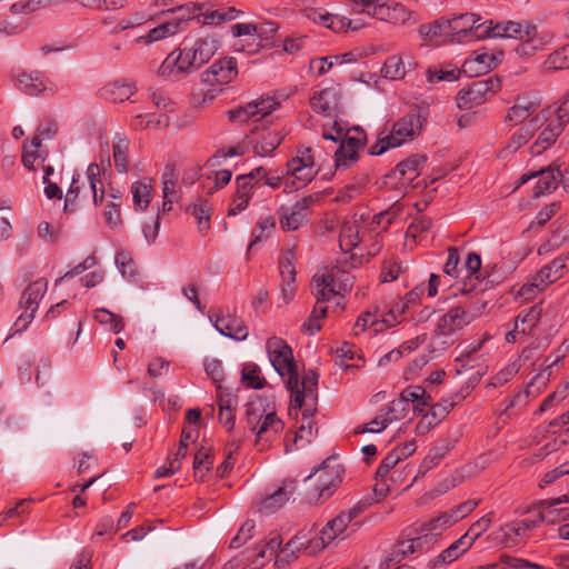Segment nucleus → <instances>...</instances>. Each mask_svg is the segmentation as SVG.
<instances>
[{
  "instance_id": "obj_27",
  "label": "nucleus",
  "mask_w": 569,
  "mask_h": 569,
  "mask_svg": "<svg viewBox=\"0 0 569 569\" xmlns=\"http://www.w3.org/2000/svg\"><path fill=\"white\" fill-rule=\"evenodd\" d=\"M353 3L361 8L362 11L379 18L380 20L393 21L397 22L399 20L405 21L406 19V9L401 4H396L390 8L386 4H377V0H352Z\"/></svg>"
},
{
  "instance_id": "obj_46",
  "label": "nucleus",
  "mask_w": 569,
  "mask_h": 569,
  "mask_svg": "<svg viewBox=\"0 0 569 569\" xmlns=\"http://www.w3.org/2000/svg\"><path fill=\"white\" fill-rule=\"evenodd\" d=\"M548 116L552 117L555 120H559L560 123L565 127L569 121V91L561 97V99L549 106L547 109L541 110L537 113V120L548 119Z\"/></svg>"
},
{
  "instance_id": "obj_8",
  "label": "nucleus",
  "mask_w": 569,
  "mask_h": 569,
  "mask_svg": "<svg viewBox=\"0 0 569 569\" xmlns=\"http://www.w3.org/2000/svg\"><path fill=\"white\" fill-rule=\"evenodd\" d=\"M233 79L232 73H199L191 92L192 104L201 108L211 102Z\"/></svg>"
},
{
  "instance_id": "obj_43",
  "label": "nucleus",
  "mask_w": 569,
  "mask_h": 569,
  "mask_svg": "<svg viewBox=\"0 0 569 569\" xmlns=\"http://www.w3.org/2000/svg\"><path fill=\"white\" fill-rule=\"evenodd\" d=\"M401 419L400 415H397L396 412L390 411V405L388 406L387 410H381L380 413L373 418L368 423H363L358 426L355 429L356 433H365V432H381L383 431L390 423H392L396 420Z\"/></svg>"
},
{
  "instance_id": "obj_41",
  "label": "nucleus",
  "mask_w": 569,
  "mask_h": 569,
  "mask_svg": "<svg viewBox=\"0 0 569 569\" xmlns=\"http://www.w3.org/2000/svg\"><path fill=\"white\" fill-rule=\"evenodd\" d=\"M359 53L350 51L338 56L321 57L312 59L309 64L310 71H329L335 66L358 62Z\"/></svg>"
},
{
  "instance_id": "obj_17",
  "label": "nucleus",
  "mask_w": 569,
  "mask_h": 569,
  "mask_svg": "<svg viewBox=\"0 0 569 569\" xmlns=\"http://www.w3.org/2000/svg\"><path fill=\"white\" fill-rule=\"evenodd\" d=\"M214 328L228 338L242 341L246 340L249 331L243 321L227 309H220L210 316Z\"/></svg>"
},
{
  "instance_id": "obj_16",
  "label": "nucleus",
  "mask_w": 569,
  "mask_h": 569,
  "mask_svg": "<svg viewBox=\"0 0 569 569\" xmlns=\"http://www.w3.org/2000/svg\"><path fill=\"white\" fill-rule=\"evenodd\" d=\"M320 542V535H315L311 530H302L287 542L280 556L284 559L299 553L315 556L325 549Z\"/></svg>"
},
{
  "instance_id": "obj_26",
  "label": "nucleus",
  "mask_w": 569,
  "mask_h": 569,
  "mask_svg": "<svg viewBox=\"0 0 569 569\" xmlns=\"http://www.w3.org/2000/svg\"><path fill=\"white\" fill-rule=\"evenodd\" d=\"M480 20L481 17L479 14L471 12L452 14L448 18L453 42H462L472 39L476 22H479Z\"/></svg>"
},
{
  "instance_id": "obj_7",
  "label": "nucleus",
  "mask_w": 569,
  "mask_h": 569,
  "mask_svg": "<svg viewBox=\"0 0 569 569\" xmlns=\"http://www.w3.org/2000/svg\"><path fill=\"white\" fill-rule=\"evenodd\" d=\"M319 170L320 166L317 163L311 148L297 149L286 166L284 191L291 192L306 187L315 179Z\"/></svg>"
},
{
  "instance_id": "obj_58",
  "label": "nucleus",
  "mask_w": 569,
  "mask_h": 569,
  "mask_svg": "<svg viewBox=\"0 0 569 569\" xmlns=\"http://www.w3.org/2000/svg\"><path fill=\"white\" fill-rule=\"evenodd\" d=\"M48 156V151H46L42 146L38 142L31 140L30 143H24L23 153H22V163L23 166L30 170H36V162L40 160L43 162Z\"/></svg>"
},
{
  "instance_id": "obj_29",
  "label": "nucleus",
  "mask_w": 569,
  "mask_h": 569,
  "mask_svg": "<svg viewBox=\"0 0 569 569\" xmlns=\"http://www.w3.org/2000/svg\"><path fill=\"white\" fill-rule=\"evenodd\" d=\"M186 30L187 29L183 27L182 19H176L174 17H171L170 19L161 22L159 26L152 28L146 36L139 37L137 41L149 44L173 37Z\"/></svg>"
},
{
  "instance_id": "obj_36",
  "label": "nucleus",
  "mask_w": 569,
  "mask_h": 569,
  "mask_svg": "<svg viewBox=\"0 0 569 569\" xmlns=\"http://www.w3.org/2000/svg\"><path fill=\"white\" fill-rule=\"evenodd\" d=\"M408 536V538L399 540L393 547V553L399 558L398 560L422 551L429 542V539L419 529H416V536L410 533Z\"/></svg>"
},
{
  "instance_id": "obj_57",
  "label": "nucleus",
  "mask_w": 569,
  "mask_h": 569,
  "mask_svg": "<svg viewBox=\"0 0 569 569\" xmlns=\"http://www.w3.org/2000/svg\"><path fill=\"white\" fill-rule=\"evenodd\" d=\"M532 136V130L529 122L519 129L508 140L506 147L500 151V157L505 158L508 154L516 152L521 146L526 144Z\"/></svg>"
},
{
  "instance_id": "obj_64",
  "label": "nucleus",
  "mask_w": 569,
  "mask_h": 569,
  "mask_svg": "<svg viewBox=\"0 0 569 569\" xmlns=\"http://www.w3.org/2000/svg\"><path fill=\"white\" fill-rule=\"evenodd\" d=\"M408 308V302L399 300L388 311H381V321L385 328H392L400 323Z\"/></svg>"
},
{
  "instance_id": "obj_4",
  "label": "nucleus",
  "mask_w": 569,
  "mask_h": 569,
  "mask_svg": "<svg viewBox=\"0 0 569 569\" xmlns=\"http://www.w3.org/2000/svg\"><path fill=\"white\" fill-rule=\"evenodd\" d=\"M266 349L270 363L276 372L286 378L287 389L291 395L302 391L300 378L291 347L281 338L271 337L266 342Z\"/></svg>"
},
{
  "instance_id": "obj_49",
  "label": "nucleus",
  "mask_w": 569,
  "mask_h": 569,
  "mask_svg": "<svg viewBox=\"0 0 569 569\" xmlns=\"http://www.w3.org/2000/svg\"><path fill=\"white\" fill-rule=\"evenodd\" d=\"M503 52L499 51L497 53L488 52L485 50H476L472 52L470 58L466 59L463 63V68L469 67L472 62H476L482 68L487 69V71H492L493 69H497L501 61H502ZM461 71H466V69H462Z\"/></svg>"
},
{
  "instance_id": "obj_19",
  "label": "nucleus",
  "mask_w": 569,
  "mask_h": 569,
  "mask_svg": "<svg viewBox=\"0 0 569 569\" xmlns=\"http://www.w3.org/2000/svg\"><path fill=\"white\" fill-rule=\"evenodd\" d=\"M320 199L318 194L307 196L297 201L290 209V212L282 214L280 226L283 230L295 231L303 226L309 216V210Z\"/></svg>"
},
{
  "instance_id": "obj_5",
  "label": "nucleus",
  "mask_w": 569,
  "mask_h": 569,
  "mask_svg": "<svg viewBox=\"0 0 569 569\" xmlns=\"http://www.w3.org/2000/svg\"><path fill=\"white\" fill-rule=\"evenodd\" d=\"M213 40L198 39L190 49H174L163 60L159 71H189L200 69L216 53Z\"/></svg>"
},
{
  "instance_id": "obj_33",
  "label": "nucleus",
  "mask_w": 569,
  "mask_h": 569,
  "mask_svg": "<svg viewBox=\"0 0 569 569\" xmlns=\"http://www.w3.org/2000/svg\"><path fill=\"white\" fill-rule=\"evenodd\" d=\"M539 106V100L518 98L516 103L509 108L505 120L512 126L521 124L537 111Z\"/></svg>"
},
{
  "instance_id": "obj_47",
  "label": "nucleus",
  "mask_w": 569,
  "mask_h": 569,
  "mask_svg": "<svg viewBox=\"0 0 569 569\" xmlns=\"http://www.w3.org/2000/svg\"><path fill=\"white\" fill-rule=\"evenodd\" d=\"M133 207L138 211L148 208L152 198V182L150 179H142L131 186Z\"/></svg>"
},
{
  "instance_id": "obj_61",
  "label": "nucleus",
  "mask_w": 569,
  "mask_h": 569,
  "mask_svg": "<svg viewBox=\"0 0 569 569\" xmlns=\"http://www.w3.org/2000/svg\"><path fill=\"white\" fill-rule=\"evenodd\" d=\"M128 151L129 141L126 138H118L113 142L112 152L114 166L120 173H126L129 170Z\"/></svg>"
},
{
  "instance_id": "obj_51",
  "label": "nucleus",
  "mask_w": 569,
  "mask_h": 569,
  "mask_svg": "<svg viewBox=\"0 0 569 569\" xmlns=\"http://www.w3.org/2000/svg\"><path fill=\"white\" fill-rule=\"evenodd\" d=\"M120 206L121 193L111 188L107 194V204L103 214L106 222L112 228L121 224Z\"/></svg>"
},
{
  "instance_id": "obj_11",
  "label": "nucleus",
  "mask_w": 569,
  "mask_h": 569,
  "mask_svg": "<svg viewBox=\"0 0 569 569\" xmlns=\"http://www.w3.org/2000/svg\"><path fill=\"white\" fill-rule=\"evenodd\" d=\"M280 106L279 100L273 96H264L247 104L228 111L229 120L232 122L259 121Z\"/></svg>"
},
{
  "instance_id": "obj_62",
  "label": "nucleus",
  "mask_w": 569,
  "mask_h": 569,
  "mask_svg": "<svg viewBox=\"0 0 569 569\" xmlns=\"http://www.w3.org/2000/svg\"><path fill=\"white\" fill-rule=\"evenodd\" d=\"M451 448L452 446L449 441L442 440L437 442L425 457L421 468L426 470L433 468L451 450Z\"/></svg>"
},
{
  "instance_id": "obj_18",
  "label": "nucleus",
  "mask_w": 569,
  "mask_h": 569,
  "mask_svg": "<svg viewBox=\"0 0 569 569\" xmlns=\"http://www.w3.org/2000/svg\"><path fill=\"white\" fill-rule=\"evenodd\" d=\"M409 402L413 403V411L421 415L425 408L431 405L432 398L421 386H409L402 390L399 399L389 403L390 411L402 417L406 405Z\"/></svg>"
},
{
  "instance_id": "obj_54",
  "label": "nucleus",
  "mask_w": 569,
  "mask_h": 569,
  "mask_svg": "<svg viewBox=\"0 0 569 569\" xmlns=\"http://www.w3.org/2000/svg\"><path fill=\"white\" fill-rule=\"evenodd\" d=\"M241 383L250 389H262L267 380L262 376L261 369L253 362L244 363L241 369Z\"/></svg>"
},
{
  "instance_id": "obj_40",
  "label": "nucleus",
  "mask_w": 569,
  "mask_h": 569,
  "mask_svg": "<svg viewBox=\"0 0 569 569\" xmlns=\"http://www.w3.org/2000/svg\"><path fill=\"white\" fill-rule=\"evenodd\" d=\"M253 189L247 184L246 178L236 179V192L228 209V216H237L249 204Z\"/></svg>"
},
{
  "instance_id": "obj_39",
  "label": "nucleus",
  "mask_w": 569,
  "mask_h": 569,
  "mask_svg": "<svg viewBox=\"0 0 569 569\" xmlns=\"http://www.w3.org/2000/svg\"><path fill=\"white\" fill-rule=\"evenodd\" d=\"M422 68L420 61L410 51H403L398 54L390 56L381 67L380 71H411Z\"/></svg>"
},
{
  "instance_id": "obj_31",
  "label": "nucleus",
  "mask_w": 569,
  "mask_h": 569,
  "mask_svg": "<svg viewBox=\"0 0 569 569\" xmlns=\"http://www.w3.org/2000/svg\"><path fill=\"white\" fill-rule=\"evenodd\" d=\"M282 137L277 129H269L262 132L253 133L251 143L254 152L260 157L270 156L281 143Z\"/></svg>"
},
{
  "instance_id": "obj_25",
  "label": "nucleus",
  "mask_w": 569,
  "mask_h": 569,
  "mask_svg": "<svg viewBox=\"0 0 569 569\" xmlns=\"http://www.w3.org/2000/svg\"><path fill=\"white\" fill-rule=\"evenodd\" d=\"M562 503H569V496L563 495L558 498L545 499L539 502L538 519L541 522L555 523L557 521L569 519V508L560 507Z\"/></svg>"
},
{
  "instance_id": "obj_2",
  "label": "nucleus",
  "mask_w": 569,
  "mask_h": 569,
  "mask_svg": "<svg viewBox=\"0 0 569 569\" xmlns=\"http://www.w3.org/2000/svg\"><path fill=\"white\" fill-rule=\"evenodd\" d=\"M346 264H337L331 269L317 272L312 279V291L317 299L312 310L319 321L326 317L327 307L323 305L335 298L336 305H340V298L350 291L353 286V276L346 269Z\"/></svg>"
},
{
  "instance_id": "obj_52",
  "label": "nucleus",
  "mask_w": 569,
  "mask_h": 569,
  "mask_svg": "<svg viewBox=\"0 0 569 569\" xmlns=\"http://www.w3.org/2000/svg\"><path fill=\"white\" fill-rule=\"evenodd\" d=\"M189 212L194 217L198 231L203 236L210 229L211 207L207 200L198 199L189 207Z\"/></svg>"
},
{
  "instance_id": "obj_13",
  "label": "nucleus",
  "mask_w": 569,
  "mask_h": 569,
  "mask_svg": "<svg viewBox=\"0 0 569 569\" xmlns=\"http://www.w3.org/2000/svg\"><path fill=\"white\" fill-rule=\"evenodd\" d=\"M358 516V510L352 508L348 511H342L335 518L329 520L326 526L320 530V545L327 548L335 540H345L356 531V525L352 520Z\"/></svg>"
},
{
  "instance_id": "obj_12",
  "label": "nucleus",
  "mask_w": 569,
  "mask_h": 569,
  "mask_svg": "<svg viewBox=\"0 0 569 569\" xmlns=\"http://www.w3.org/2000/svg\"><path fill=\"white\" fill-rule=\"evenodd\" d=\"M500 87V80L496 76L487 79L473 80L467 88L461 89L457 96L459 109H470L486 101L487 96L493 93Z\"/></svg>"
},
{
  "instance_id": "obj_37",
  "label": "nucleus",
  "mask_w": 569,
  "mask_h": 569,
  "mask_svg": "<svg viewBox=\"0 0 569 569\" xmlns=\"http://www.w3.org/2000/svg\"><path fill=\"white\" fill-rule=\"evenodd\" d=\"M295 486L292 482L283 485L282 487L278 488L273 493L267 496L264 499L259 501L258 510L267 513L277 511L289 501Z\"/></svg>"
},
{
  "instance_id": "obj_15",
  "label": "nucleus",
  "mask_w": 569,
  "mask_h": 569,
  "mask_svg": "<svg viewBox=\"0 0 569 569\" xmlns=\"http://www.w3.org/2000/svg\"><path fill=\"white\" fill-rule=\"evenodd\" d=\"M542 309L539 306H532L522 310L513 322V328L506 333L508 343L522 342L523 338L531 336L540 321Z\"/></svg>"
},
{
  "instance_id": "obj_1",
  "label": "nucleus",
  "mask_w": 569,
  "mask_h": 569,
  "mask_svg": "<svg viewBox=\"0 0 569 569\" xmlns=\"http://www.w3.org/2000/svg\"><path fill=\"white\" fill-rule=\"evenodd\" d=\"M301 383L302 391L291 395L290 407V415H295V417L298 418V413L300 412L301 421L292 439L286 441L287 451L293 448L299 449L306 447L312 441L318 431L312 420L318 401V375L313 370L307 371L303 375Z\"/></svg>"
},
{
  "instance_id": "obj_45",
  "label": "nucleus",
  "mask_w": 569,
  "mask_h": 569,
  "mask_svg": "<svg viewBox=\"0 0 569 569\" xmlns=\"http://www.w3.org/2000/svg\"><path fill=\"white\" fill-rule=\"evenodd\" d=\"M133 92L134 84L127 79L116 80L102 88V94L114 102H123L129 99Z\"/></svg>"
},
{
  "instance_id": "obj_35",
  "label": "nucleus",
  "mask_w": 569,
  "mask_h": 569,
  "mask_svg": "<svg viewBox=\"0 0 569 569\" xmlns=\"http://www.w3.org/2000/svg\"><path fill=\"white\" fill-rule=\"evenodd\" d=\"M426 162L422 156L410 157L396 167L392 176L398 178L402 184L411 183L419 174Z\"/></svg>"
},
{
  "instance_id": "obj_24",
  "label": "nucleus",
  "mask_w": 569,
  "mask_h": 569,
  "mask_svg": "<svg viewBox=\"0 0 569 569\" xmlns=\"http://www.w3.org/2000/svg\"><path fill=\"white\" fill-rule=\"evenodd\" d=\"M420 37L432 46H441L453 42L448 18H440L431 23L420 24L418 28Z\"/></svg>"
},
{
  "instance_id": "obj_22",
  "label": "nucleus",
  "mask_w": 569,
  "mask_h": 569,
  "mask_svg": "<svg viewBox=\"0 0 569 569\" xmlns=\"http://www.w3.org/2000/svg\"><path fill=\"white\" fill-rule=\"evenodd\" d=\"M343 468L335 459L329 458L319 469L318 498H328L342 480Z\"/></svg>"
},
{
  "instance_id": "obj_42",
  "label": "nucleus",
  "mask_w": 569,
  "mask_h": 569,
  "mask_svg": "<svg viewBox=\"0 0 569 569\" xmlns=\"http://www.w3.org/2000/svg\"><path fill=\"white\" fill-rule=\"evenodd\" d=\"M539 523L540 521L538 517L536 519H522L501 526L500 531L506 542H513L517 539L525 537Z\"/></svg>"
},
{
  "instance_id": "obj_63",
  "label": "nucleus",
  "mask_w": 569,
  "mask_h": 569,
  "mask_svg": "<svg viewBox=\"0 0 569 569\" xmlns=\"http://www.w3.org/2000/svg\"><path fill=\"white\" fill-rule=\"evenodd\" d=\"M545 64L547 71L569 70V43L552 52Z\"/></svg>"
},
{
  "instance_id": "obj_9",
  "label": "nucleus",
  "mask_w": 569,
  "mask_h": 569,
  "mask_svg": "<svg viewBox=\"0 0 569 569\" xmlns=\"http://www.w3.org/2000/svg\"><path fill=\"white\" fill-rule=\"evenodd\" d=\"M47 290L48 281L44 278L34 280L26 288L20 300L22 311L14 322L17 332L23 331L31 323Z\"/></svg>"
},
{
  "instance_id": "obj_55",
  "label": "nucleus",
  "mask_w": 569,
  "mask_h": 569,
  "mask_svg": "<svg viewBox=\"0 0 569 569\" xmlns=\"http://www.w3.org/2000/svg\"><path fill=\"white\" fill-rule=\"evenodd\" d=\"M367 329H372L373 332H380L386 329L381 321L380 311L376 310L375 312L368 311L362 313L353 326V333L358 336Z\"/></svg>"
},
{
  "instance_id": "obj_6",
  "label": "nucleus",
  "mask_w": 569,
  "mask_h": 569,
  "mask_svg": "<svg viewBox=\"0 0 569 569\" xmlns=\"http://www.w3.org/2000/svg\"><path fill=\"white\" fill-rule=\"evenodd\" d=\"M425 122L426 118L420 111H410L396 121L389 133L380 138L379 141L371 147V153L379 156L389 148H397L407 141L413 140L421 133Z\"/></svg>"
},
{
  "instance_id": "obj_32",
  "label": "nucleus",
  "mask_w": 569,
  "mask_h": 569,
  "mask_svg": "<svg viewBox=\"0 0 569 569\" xmlns=\"http://www.w3.org/2000/svg\"><path fill=\"white\" fill-rule=\"evenodd\" d=\"M339 93L336 88H327L316 92L311 98V107L316 112L331 117L338 110Z\"/></svg>"
},
{
  "instance_id": "obj_34",
  "label": "nucleus",
  "mask_w": 569,
  "mask_h": 569,
  "mask_svg": "<svg viewBox=\"0 0 569 569\" xmlns=\"http://www.w3.org/2000/svg\"><path fill=\"white\" fill-rule=\"evenodd\" d=\"M471 548L470 540L462 536L453 541L447 549L429 561V567L437 568L442 565H450L460 558L467 550Z\"/></svg>"
},
{
  "instance_id": "obj_50",
  "label": "nucleus",
  "mask_w": 569,
  "mask_h": 569,
  "mask_svg": "<svg viewBox=\"0 0 569 569\" xmlns=\"http://www.w3.org/2000/svg\"><path fill=\"white\" fill-rule=\"evenodd\" d=\"M455 525L449 511H445L439 516L423 522L419 530L430 540V537L439 536L443 530Z\"/></svg>"
},
{
  "instance_id": "obj_59",
  "label": "nucleus",
  "mask_w": 569,
  "mask_h": 569,
  "mask_svg": "<svg viewBox=\"0 0 569 569\" xmlns=\"http://www.w3.org/2000/svg\"><path fill=\"white\" fill-rule=\"evenodd\" d=\"M276 228V219L272 216L261 217L252 230V241L250 248L258 242L267 240Z\"/></svg>"
},
{
  "instance_id": "obj_53",
  "label": "nucleus",
  "mask_w": 569,
  "mask_h": 569,
  "mask_svg": "<svg viewBox=\"0 0 569 569\" xmlns=\"http://www.w3.org/2000/svg\"><path fill=\"white\" fill-rule=\"evenodd\" d=\"M87 181L92 192L93 202L96 206L102 204L106 198V192L101 182V168L97 163H90L87 168Z\"/></svg>"
},
{
  "instance_id": "obj_14",
  "label": "nucleus",
  "mask_w": 569,
  "mask_h": 569,
  "mask_svg": "<svg viewBox=\"0 0 569 569\" xmlns=\"http://www.w3.org/2000/svg\"><path fill=\"white\" fill-rule=\"evenodd\" d=\"M536 120L537 114H535L529 120V127L531 128L532 132L535 130L539 131L537 139L530 147V151L532 154L538 156L555 143L565 127L560 123L559 120H555L550 116H548V119L545 120Z\"/></svg>"
},
{
  "instance_id": "obj_38",
  "label": "nucleus",
  "mask_w": 569,
  "mask_h": 569,
  "mask_svg": "<svg viewBox=\"0 0 569 569\" xmlns=\"http://www.w3.org/2000/svg\"><path fill=\"white\" fill-rule=\"evenodd\" d=\"M178 177L173 168H167L161 177L162 190V211L167 212L172 209V203L178 201L179 191L177 188Z\"/></svg>"
},
{
  "instance_id": "obj_56",
  "label": "nucleus",
  "mask_w": 569,
  "mask_h": 569,
  "mask_svg": "<svg viewBox=\"0 0 569 569\" xmlns=\"http://www.w3.org/2000/svg\"><path fill=\"white\" fill-rule=\"evenodd\" d=\"M232 173L228 169L208 171L206 179L202 181V188L206 193L212 194L223 188L231 180Z\"/></svg>"
},
{
  "instance_id": "obj_21",
  "label": "nucleus",
  "mask_w": 569,
  "mask_h": 569,
  "mask_svg": "<svg viewBox=\"0 0 569 569\" xmlns=\"http://www.w3.org/2000/svg\"><path fill=\"white\" fill-rule=\"evenodd\" d=\"M561 177L563 178V174L558 168L548 167L545 169H540L538 171H531L530 173L522 174L519 178L518 184H525L529 180L537 178V182L535 186V194L542 196L556 190Z\"/></svg>"
},
{
  "instance_id": "obj_60",
  "label": "nucleus",
  "mask_w": 569,
  "mask_h": 569,
  "mask_svg": "<svg viewBox=\"0 0 569 569\" xmlns=\"http://www.w3.org/2000/svg\"><path fill=\"white\" fill-rule=\"evenodd\" d=\"M213 466V457L207 449H200L194 453L193 458V472L194 478L199 481H203L208 471Z\"/></svg>"
},
{
  "instance_id": "obj_10",
  "label": "nucleus",
  "mask_w": 569,
  "mask_h": 569,
  "mask_svg": "<svg viewBox=\"0 0 569 569\" xmlns=\"http://www.w3.org/2000/svg\"><path fill=\"white\" fill-rule=\"evenodd\" d=\"M365 144L366 133L361 129H348L346 138L341 140L339 149L335 152L336 170L343 171L356 164Z\"/></svg>"
},
{
  "instance_id": "obj_20",
  "label": "nucleus",
  "mask_w": 569,
  "mask_h": 569,
  "mask_svg": "<svg viewBox=\"0 0 569 569\" xmlns=\"http://www.w3.org/2000/svg\"><path fill=\"white\" fill-rule=\"evenodd\" d=\"M12 81L20 91L28 96H39L56 89V84L47 77V73H16Z\"/></svg>"
},
{
  "instance_id": "obj_30",
  "label": "nucleus",
  "mask_w": 569,
  "mask_h": 569,
  "mask_svg": "<svg viewBox=\"0 0 569 569\" xmlns=\"http://www.w3.org/2000/svg\"><path fill=\"white\" fill-rule=\"evenodd\" d=\"M362 228V221L357 218H351L343 222L339 236V246L343 252H349L358 247Z\"/></svg>"
},
{
  "instance_id": "obj_28",
  "label": "nucleus",
  "mask_w": 569,
  "mask_h": 569,
  "mask_svg": "<svg viewBox=\"0 0 569 569\" xmlns=\"http://www.w3.org/2000/svg\"><path fill=\"white\" fill-rule=\"evenodd\" d=\"M293 260L295 253L291 250L287 251L280 260V274L282 279L281 297L284 303H289L296 293V269L293 266Z\"/></svg>"
},
{
  "instance_id": "obj_23",
  "label": "nucleus",
  "mask_w": 569,
  "mask_h": 569,
  "mask_svg": "<svg viewBox=\"0 0 569 569\" xmlns=\"http://www.w3.org/2000/svg\"><path fill=\"white\" fill-rule=\"evenodd\" d=\"M472 317L469 316L463 308H451L439 318L436 326V333L445 337L452 336L470 323Z\"/></svg>"
},
{
  "instance_id": "obj_3",
  "label": "nucleus",
  "mask_w": 569,
  "mask_h": 569,
  "mask_svg": "<svg viewBox=\"0 0 569 569\" xmlns=\"http://www.w3.org/2000/svg\"><path fill=\"white\" fill-rule=\"evenodd\" d=\"M246 423L254 435V442L259 450L268 448L280 436L284 427L276 412L260 398L247 403Z\"/></svg>"
},
{
  "instance_id": "obj_48",
  "label": "nucleus",
  "mask_w": 569,
  "mask_h": 569,
  "mask_svg": "<svg viewBox=\"0 0 569 569\" xmlns=\"http://www.w3.org/2000/svg\"><path fill=\"white\" fill-rule=\"evenodd\" d=\"M203 9L202 3L188 2L181 6H177L167 10L161 11V14L171 13L176 19L183 20V27L187 29L191 20L201 18V11Z\"/></svg>"
},
{
  "instance_id": "obj_44",
  "label": "nucleus",
  "mask_w": 569,
  "mask_h": 569,
  "mask_svg": "<svg viewBox=\"0 0 569 569\" xmlns=\"http://www.w3.org/2000/svg\"><path fill=\"white\" fill-rule=\"evenodd\" d=\"M503 39L525 40L536 38L537 27L529 21L506 20Z\"/></svg>"
}]
</instances>
